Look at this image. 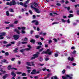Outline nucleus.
Here are the masks:
<instances>
[{
	"instance_id": "1",
	"label": "nucleus",
	"mask_w": 79,
	"mask_h": 79,
	"mask_svg": "<svg viewBox=\"0 0 79 79\" xmlns=\"http://www.w3.org/2000/svg\"><path fill=\"white\" fill-rule=\"evenodd\" d=\"M52 52H52V51H51L50 49H48L47 50L46 52L43 51V52L41 53V54H47L48 55H51Z\"/></svg>"
},
{
	"instance_id": "2",
	"label": "nucleus",
	"mask_w": 79,
	"mask_h": 79,
	"mask_svg": "<svg viewBox=\"0 0 79 79\" xmlns=\"http://www.w3.org/2000/svg\"><path fill=\"white\" fill-rule=\"evenodd\" d=\"M27 64L28 66H35L34 62H28L27 63Z\"/></svg>"
},
{
	"instance_id": "3",
	"label": "nucleus",
	"mask_w": 79,
	"mask_h": 79,
	"mask_svg": "<svg viewBox=\"0 0 79 79\" xmlns=\"http://www.w3.org/2000/svg\"><path fill=\"white\" fill-rule=\"evenodd\" d=\"M17 3L14 0H12V2H10V6H12V5H16Z\"/></svg>"
},
{
	"instance_id": "4",
	"label": "nucleus",
	"mask_w": 79,
	"mask_h": 79,
	"mask_svg": "<svg viewBox=\"0 0 79 79\" xmlns=\"http://www.w3.org/2000/svg\"><path fill=\"white\" fill-rule=\"evenodd\" d=\"M33 56L31 58V60H34L35 58H37L39 57V55L37 54H35L33 55Z\"/></svg>"
},
{
	"instance_id": "5",
	"label": "nucleus",
	"mask_w": 79,
	"mask_h": 79,
	"mask_svg": "<svg viewBox=\"0 0 79 79\" xmlns=\"http://www.w3.org/2000/svg\"><path fill=\"white\" fill-rule=\"evenodd\" d=\"M15 40H18L19 38V35H15L13 36Z\"/></svg>"
},
{
	"instance_id": "6",
	"label": "nucleus",
	"mask_w": 79,
	"mask_h": 79,
	"mask_svg": "<svg viewBox=\"0 0 79 79\" xmlns=\"http://www.w3.org/2000/svg\"><path fill=\"white\" fill-rule=\"evenodd\" d=\"M73 76V74H70L69 75H66V77H67L69 78V79H72V77H71V76Z\"/></svg>"
},
{
	"instance_id": "7",
	"label": "nucleus",
	"mask_w": 79,
	"mask_h": 79,
	"mask_svg": "<svg viewBox=\"0 0 79 79\" xmlns=\"http://www.w3.org/2000/svg\"><path fill=\"white\" fill-rule=\"evenodd\" d=\"M0 71L2 72V73H0V75L2 76V74H4V73H6V72L5 71H3V70L2 69H1L0 70Z\"/></svg>"
},
{
	"instance_id": "8",
	"label": "nucleus",
	"mask_w": 79,
	"mask_h": 79,
	"mask_svg": "<svg viewBox=\"0 0 79 79\" xmlns=\"http://www.w3.org/2000/svg\"><path fill=\"white\" fill-rule=\"evenodd\" d=\"M36 73V70L35 69L33 70L32 72L31 73V74H35Z\"/></svg>"
},
{
	"instance_id": "9",
	"label": "nucleus",
	"mask_w": 79,
	"mask_h": 79,
	"mask_svg": "<svg viewBox=\"0 0 79 79\" xmlns=\"http://www.w3.org/2000/svg\"><path fill=\"white\" fill-rule=\"evenodd\" d=\"M8 75L5 74L2 77V78L3 79H5L6 77H8Z\"/></svg>"
},
{
	"instance_id": "10",
	"label": "nucleus",
	"mask_w": 79,
	"mask_h": 79,
	"mask_svg": "<svg viewBox=\"0 0 79 79\" xmlns=\"http://www.w3.org/2000/svg\"><path fill=\"white\" fill-rule=\"evenodd\" d=\"M11 74L13 77H16V74L14 73V72H12L11 73Z\"/></svg>"
},
{
	"instance_id": "11",
	"label": "nucleus",
	"mask_w": 79,
	"mask_h": 79,
	"mask_svg": "<svg viewBox=\"0 0 79 79\" xmlns=\"http://www.w3.org/2000/svg\"><path fill=\"white\" fill-rule=\"evenodd\" d=\"M35 11H36V12L37 13H40V11H39V9L35 8Z\"/></svg>"
},
{
	"instance_id": "12",
	"label": "nucleus",
	"mask_w": 79,
	"mask_h": 79,
	"mask_svg": "<svg viewBox=\"0 0 79 79\" xmlns=\"http://www.w3.org/2000/svg\"><path fill=\"white\" fill-rule=\"evenodd\" d=\"M15 32H17L18 34H20V32H19V30H18V29H15Z\"/></svg>"
},
{
	"instance_id": "13",
	"label": "nucleus",
	"mask_w": 79,
	"mask_h": 79,
	"mask_svg": "<svg viewBox=\"0 0 79 79\" xmlns=\"http://www.w3.org/2000/svg\"><path fill=\"white\" fill-rule=\"evenodd\" d=\"M68 60H70V61H73L74 60V58L73 57L71 58L70 57H69L68 58Z\"/></svg>"
},
{
	"instance_id": "14",
	"label": "nucleus",
	"mask_w": 79,
	"mask_h": 79,
	"mask_svg": "<svg viewBox=\"0 0 79 79\" xmlns=\"http://www.w3.org/2000/svg\"><path fill=\"white\" fill-rule=\"evenodd\" d=\"M65 8H67V10L68 11H69L70 10V9H71V7H70V6H69V7H64Z\"/></svg>"
},
{
	"instance_id": "15",
	"label": "nucleus",
	"mask_w": 79,
	"mask_h": 79,
	"mask_svg": "<svg viewBox=\"0 0 79 79\" xmlns=\"http://www.w3.org/2000/svg\"><path fill=\"white\" fill-rule=\"evenodd\" d=\"M18 50V48H15L14 50L13 51V52L14 53H18V52L17 50Z\"/></svg>"
},
{
	"instance_id": "16",
	"label": "nucleus",
	"mask_w": 79,
	"mask_h": 79,
	"mask_svg": "<svg viewBox=\"0 0 79 79\" xmlns=\"http://www.w3.org/2000/svg\"><path fill=\"white\" fill-rule=\"evenodd\" d=\"M35 41L34 40L32 39L31 40V42L33 43V44H35Z\"/></svg>"
},
{
	"instance_id": "17",
	"label": "nucleus",
	"mask_w": 79,
	"mask_h": 79,
	"mask_svg": "<svg viewBox=\"0 0 79 79\" xmlns=\"http://www.w3.org/2000/svg\"><path fill=\"white\" fill-rule=\"evenodd\" d=\"M11 66L10 65H9L7 67V69H8L9 70H10V69H11Z\"/></svg>"
},
{
	"instance_id": "18",
	"label": "nucleus",
	"mask_w": 79,
	"mask_h": 79,
	"mask_svg": "<svg viewBox=\"0 0 79 79\" xmlns=\"http://www.w3.org/2000/svg\"><path fill=\"white\" fill-rule=\"evenodd\" d=\"M0 34H1V35H2V36H3V35H6V33L5 32H3L1 33H0Z\"/></svg>"
},
{
	"instance_id": "19",
	"label": "nucleus",
	"mask_w": 79,
	"mask_h": 79,
	"mask_svg": "<svg viewBox=\"0 0 79 79\" xmlns=\"http://www.w3.org/2000/svg\"><path fill=\"white\" fill-rule=\"evenodd\" d=\"M40 61H43V58L42 57H40L39 58Z\"/></svg>"
},
{
	"instance_id": "20",
	"label": "nucleus",
	"mask_w": 79,
	"mask_h": 79,
	"mask_svg": "<svg viewBox=\"0 0 79 79\" xmlns=\"http://www.w3.org/2000/svg\"><path fill=\"white\" fill-rule=\"evenodd\" d=\"M6 16H8L10 15V13H9V11H6Z\"/></svg>"
},
{
	"instance_id": "21",
	"label": "nucleus",
	"mask_w": 79,
	"mask_h": 79,
	"mask_svg": "<svg viewBox=\"0 0 79 79\" xmlns=\"http://www.w3.org/2000/svg\"><path fill=\"white\" fill-rule=\"evenodd\" d=\"M27 75L25 73H22V76H26Z\"/></svg>"
},
{
	"instance_id": "22",
	"label": "nucleus",
	"mask_w": 79,
	"mask_h": 79,
	"mask_svg": "<svg viewBox=\"0 0 79 79\" xmlns=\"http://www.w3.org/2000/svg\"><path fill=\"white\" fill-rule=\"evenodd\" d=\"M35 25H36V26H37V25H39V22L37 21V20L35 22Z\"/></svg>"
},
{
	"instance_id": "23",
	"label": "nucleus",
	"mask_w": 79,
	"mask_h": 79,
	"mask_svg": "<svg viewBox=\"0 0 79 79\" xmlns=\"http://www.w3.org/2000/svg\"><path fill=\"white\" fill-rule=\"evenodd\" d=\"M24 51H25V49H23L21 50L20 51V52H22V53H23V52H24Z\"/></svg>"
},
{
	"instance_id": "24",
	"label": "nucleus",
	"mask_w": 79,
	"mask_h": 79,
	"mask_svg": "<svg viewBox=\"0 0 79 79\" xmlns=\"http://www.w3.org/2000/svg\"><path fill=\"white\" fill-rule=\"evenodd\" d=\"M56 5H57V6H61V4L59 3H57L56 4Z\"/></svg>"
},
{
	"instance_id": "25",
	"label": "nucleus",
	"mask_w": 79,
	"mask_h": 79,
	"mask_svg": "<svg viewBox=\"0 0 79 79\" xmlns=\"http://www.w3.org/2000/svg\"><path fill=\"white\" fill-rule=\"evenodd\" d=\"M34 6H35V7L37 6H38V4H37V3L35 2H34Z\"/></svg>"
},
{
	"instance_id": "26",
	"label": "nucleus",
	"mask_w": 79,
	"mask_h": 79,
	"mask_svg": "<svg viewBox=\"0 0 79 79\" xmlns=\"http://www.w3.org/2000/svg\"><path fill=\"white\" fill-rule=\"evenodd\" d=\"M23 6H24V7H25V8H27V6L26 5V3H24L23 4Z\"/></svg>"
},
{
	"instance_id": "27",
	"label": "nucleus",
	"mask_w": 79,
	"mask_h": 79,
	"mask_svg": "<svg viewBox=\"0 0 79 79\" xmlns=\"http://www.w3.org/2000/svg\"><path fill=\"white\" fill-rule=\"evenodd\" d=\"M69 18H71V17H73V14H70L69 16H68Z\"/></svg>"
},
{
	"instance_id": "28",
	"label": "nucleus",
	"mask_w": 79,
	"mask_h": 79,
	"mask_svg": "<svg viewBox=\"0 0 79 79\" xmlns=\"http://www.w3.org/2000/svg\"><path fill=\"white\" fill-rule=\"evenodd\" d=\"M11 44H7L6 45V48H8V47H10V46H11Z\"/></svg>"
},
{
	"instance_id": "29",
	"label": "nucleus",
	"mask_w": 79,
	"mask_h": 79,
	"mask_svg": "<svg viewBox=\"0 0 79 79\" xmlns=\"http://www.w3.org/2000/svg\"><path fill=\"white\" fill-rule=\"evenodd\" d=\"M9 11H10V12H12V13L14 12V10H13V9H10Z\"/></svg>"
},
{
	"instance_id": "30",
	"label": "nucleus",
	"mask_w": 79,
	"mask_h": 79,
	"mask_svg": "<svg viewBox=\"0 0 79 79\" xmlns=\"http://www.w3.org/2000/svg\"><path fill=\"white\" fill-rule=\"evenodd\" d=\"M31 50L30 48H26L25 49V50H26V51H29Z\"/></svg>"
},
{
	"instance_id": "31",
	"label": "nucleus",
	"mask_w": 79,
	"mask_h": 79,
	"mask_svg": "<svg viewBox=\"0 0 79 79\" xmlns=\"http://www.w3.org/2000/svg\"><path fill=\"white\" fill-rule=\"evenodd\" d=\"M67 77L66 76V77H64V76H62V78L63 79H67Z\"/></svg>"
},
{
	"instance_id": "32",
	"label": "nucleus",
	"mask_w": 79,
	"mask_h": 79,
	"mask_svg": "<svg viewBox=\"0 0 79 79\" xmlns=\"http://www.w3.org/2000/svg\"><path fill=\"white\" fill-rule=\"evenodd\" d=\"M16 73L17 74H22V73L19 72H17Z\"/></svg>"
},
{
	"instance_id": "33",
	"label": "nucleus",
	"mask_w": 79,
	"mask_h": 79,
	"mask_svg": "<svg viewBox=\"0 0 79 79\" xmlns=\"http://www.w3.org/2000/svg\"><path fill=\"white\" fill-rule=\"evenodd\" d=\"M5 55H6V56H7L8 55H9V53L8 52H6L5 53Z\"/></svg>"
},
{
	"instance_id": "34",
	"label": "nucleus",
	"mask_w": 79,
	"mask_h": 79,
	"mask_svg": "<svg viewBox=\"0 0 79 79\" xmlns=\"http://www.w3.org/2000/svg\"><path fill=\"white\" fill-rule=\"evenodd\" d=\"M40 48H42V46H37V49H39Z\"/></svg>"
},
{
	"instance_id": "35",
	"label": "nucleus",
	"mask_w": 79,
	"mask_h": 79,
	"mask_svg": "<svg viewBox=\"0 0 79 79\" xmlns=\"http://www.w3.org/2000/svg\"><path fill=\"white\" fill-rule=\"evenodd\" d=\"M21 32L22 34H25V33H26V32L23 30L21 31Z\"/></svg>"
},
{
	"instance_id": "36",
	"label": "nucleus",
	"mask_w": 79,
	"mask_h": 79,
	"mask_svg": "<svg viewBox=\"0 0 79 79\" xmlns=\"http://www.w3.org/2000/svg\"><path fill=\"white\" fill-rule=\"evenodd\" d=\"M76 51L75 50H74L73 52L72 53L73 55H75V54H76Z\"/></svg>"
},
{
	"instance_id": "37",
	"label": "nucleus",
	"mask_w": 79,
	"mask_h": 79,
	"mask_svg": "<svg viewBox=\"0 0 79 79\" xmlns=\"http://www.w3.org/2000/svg\"><path fill=\"white\" fill-rule=\"evenodd\" d=\"M38 45H42V43L41 42H38Z\"/></svg>"
},
{
	"instance_id": "38",
	"label": "nucleus",
	"mask_w": 79,
	"mask_h": 79,
	"mask_svg": "<svg viewBox=\"0 0 79 79\" xmlns=\"http://www.w3.org/2000/svg\"><path fill=\"white\" fill-rule=\"evenodd\" d=\"M2 62H3V63H5V62H6V60H2Z\"/></svg>"
},
{
	"instance_id": "39",
	"label": "nucleus",
	"mask_w": 79,
	"mask_h": 79,
	"mask_svg": "<svg viewBox=\"0 0 79 79\" xmlns=\"http://www.w3.org/2000/svg\"><path fill=\"white\" fill-rule=\"evenodd\" d=\"M49 76H50V74H48L47 75V77H46L44 78V79H47V78H48Z\"/></svg>"
},
{
	"instance_id": "40",
	"label": "nucleus",
	"mask_w": 79,
	"mask_h": 79,
	"mask_svg": "<svg viewBox=\"0 0 79 79\" xmlns=\"http://www.w3.org/2000/svg\"><path fill=\"white\" fill-rule=\"evenodd\" d=\"M29 1H30V0H27V1H26L25 2V3H26V4H27V3H28L29 2Z\"/></svg>"
},
{
	"instance_id": "41",
	"label": "nucleus",
	"mask_w": 79,
	"mask_h": 79,
	"mask_svg": "<svg viewBox=\"0 0 79 79\" xmlns=\"http://www.w3.org/2000/svg\"><path fill=\"white\" fill-rule=\"evenodd\" d=\"M35 37L36 38V39H38L39 37V35H35Z\"/></svg>"
},
{
	"instance_id": "42",
	"label": "nucleus",
	"mask_w": 79,
	"mask_h": 79,
	"mask_svg": "<svg viewBox=\"0 0 79 79\" xmlns=\"http://www.w3.org/2000/svg\"><path fill=\"white\" fill-rule=\"evenodd\" d=\"M21 29L22 30H24L25 29H26V27H21Z\"/></svg>"
},
{
	"instance_id": "43",
	"label": "nucleus",
	"mask_w": 79,
	"mask_h": 79,
	"mask_svg": "<svg viewBox=\"0 0 79 79\" xmlns=\"http://www.w3.org/2000/svg\"><path fill=\"white\" fill-rule=\"evenodd\" d=\"M65 70L64 69L62 72V74H64V73H65Z\"/></svg>"
},
{
	"instance_id": "44",
	"label": "nucleus",
	"mask_w": 79,
	"mask_h": 79,
	"mask_svg": "<svg viewBox=\"0 0 79 79\" xmlns=\"http://www.w3.org/2000/svg\"><path fill=\"white\" fill-rule=\"evenodd\" d=\"M27 42H22V44H27Z\"/></svg>"
},
{
	"instance_id": "45",
	"label": "nucleus",
	"mask_w": 79,
	"mask_h": 79,
	"mask_svg": "<svg viewBox=\"0 0 79 79\" xmlns=\"http://www.w3.org/2000/svg\"><path fill=\"white\" fill-rule=\"evenodd\" d=\"M52 41L51 40H48V43L50 44V43H52Z\"/></svg>"
},
{
	"instance_id": "46",
	"label": "nucleus",
	"mask_w": 79,
	"mask_h": 79,
	"mask_svg": "<svg viewBox=\"0 0 79 79\" xmlns=\"http://www.w3.org/2000/svg\"><path fill=\"white\" fill-rule=\"evenodd\" d=\"M9 23H10V22H5V24H9Z\"/></svg>"
},
{
	"instance_id": "47",
	"label": "nucleus",
	"mask_w": 79,
	"mask_h": 79,
	"mask_svg": "<svg viewBox=\"0 0 79 79\" xmlns=\"http://www.w3.org/2000/svg\"><path fill=\"white\" fill-rule=\"evenodd\" d=\"M19 4L20 5H22V6H23L24 5V4L22 2H20L19 3Z\"/></svg>"
},
{
	"instance_id": "48",
	"label": "nucleus",
	"mask_w": 79,
	"mask_h": 79,
	"mask_svg": "<svg viewBox=\"0 0 79 79\" xmlns=\"http://www.w3.org/2000/svg\"><path fill=\"white\" fill-rule=\"evenodd\" d=\"M53 77L54 79H58V77H57V76H54Z\"/></svg>"
},
{
	"instance_id": "49",
	"label": "nucleus",
	"mask_w": 79,
	"mask_h": 79,
	"mask_svg": "<svg viewBox=\"0 0 79 79\" xmlns=\"http://www.w3.org/2000/svg\"><path fill=\"white\" fill-rule=\"evenodd\" d=\"M4 37H2V35H0V39H3Z\"/></svg>"
},
{
	"instance_id": "50",
	"label": "nucleus",
	"mask_w": 79,
	"mask_h": 79,
	"mask_svg": "<svg viewBox=\"0 0 79 79\" xmlns=\"http://www.w3.org/2000/svg\"><path fill=\"white\" fill-rule=\"evenodd\" d=\"M6 5H10V2L6 3Z\"/></svg>"
},
{
	"instance_id": "51",
	"label": "nucleus",
	"mask_w": 79,
	"mask_h": 79,
	"mask_svg": "<svg viewBox=\"0 0 79 79\" xmlns=\"http://www.w3.org/2000/svg\"><path fill=\"white\" fill-rule=\"evenodd\" d=\"M61 20V21H62V23H65V22H66V20H65L63 19H62Z\"/></svg>"
},
{
	"instance_id": "52",
	"label": "nucleus",
	"mask_w": 79,
	"mask_h": 79,
	"mask_svg": "<svg viewBox=\"0 0 79 79\" xmlns=\"http://www.w3.org/2000/svg\"><path fill=\"white\" fill-rule=\"evenodd\" d=\"M18 21H16L14 22V24H18Z\"/></svg>"
},
{
	"instance_id": "53",
	"label": "nucleus",
	"mask_w": 79,
	"mask_h": 79,
	"mask_svg": "<svg viewBox=\"0 0 79 79\" xmlns=\"http://www.w3.org/2000/svg\"><path fill=\"white\" fill-rule=\"evenodd\" d=\"M53 40H54V41H55V42H57V41H58V40H57L56 39H54Z\"/></svg>"
},
{
	"instance_id": "54",
	"label": "nucleus",
	"mask_w": 79,
	"mask_h": 79,
	"mask_svg": "<svg viewBox=\"0 0 79 79\" xmlns=\"http://www.w3.org/2000/svg\"><path fill=\"white\" fill-rule=\"evenodd\" d=\"M31 7L32 8H33L34 10H35V8L32 5H31Z\"/></svg>"
},
{
	"instance_id": "55",
	"label": "nucleus",
	"mask_w": 79,
	"mask_h": 79,
	"mask_svg": "<svg viewBox=\"0 0 79 79\" xmlns=\"http://www.w3.org/2000/svg\"><path fill=\"white\" fill-rule=\"evenodd\" d=\"M66 68H67L68 69H70V66L68 65H67Z\"/></svg>"
},
{
	"instance_id": "56",
	"label": "nucleus",
	"mask_w": 79,
	"mask_h": 79,
	"mask_svg": "<svg viewBox=\"0 0 79 79\" xmlns=\"http://www.w3.org/2000/svg\"><path fill=\"white\" fill-rule=\"evenodd\" d=\"M29 12L30 13V14L32 15V12L31 10H29Z\"/></svg>"
},
{
	"instance_id": "57",
	"label": "nucleus",
	"mask_w": 79,
	"mask_h": 79,
	"mask_svg": "<svg viewBox=\"0 0 79 79\" xmlns=\"http://www.w3.org/2000/svg\"><path fill=\"white\" fill-rule=\"evenodd\" d=\"M39 65H40V66H44V64H39Z\"/></svg>"
},
{
	"instance_id": "58",
	"label": "nucleus",
	"mask_w": 79,
	"mask_h": 79,
	"mask_svg": "<svg viewBox=\"0 0 79 79\" xmlns=\"http://www.w3.org/2000/svg\"><path fill=\"white\" fill-rule=\"evenodd\" d=\"M37 31H40V28H39V27H37Z\"/></svg>"
},
{
	"instance_id": "59",
	"label": "nucleus",
	"mask_w": 79,
	"mask_h": 79,
	"mask_svg": "<svg viewBox=\"0 0 79 79\" xmlns=\"http://www.w3.org/2000/svg\"><path fill=\"white\" fill-rule=\"evenodd\" d=\"M24 41H27V38H25L24 39Z\"/></svg>"
},
{
	"instance_id": "60",
	"label": "nucleus",
	"mask_w": 79,
	"mask_h": 79,
	"mask_svg": "<svg viewBox=\"0 0 79 79\" xmlns=\"http://www.w3.org/2000/svg\"><path fill=\"white\" fill-rule=\"evenodd\" d=\"M27 47H28V48H31V45H27Z\"/></svg>"
},
{
	"instance_id": "61",
	"label": "nucleus",
	"mask_w": 79,
	"mask_h": 79,
	"mask_svg": "<svg viewBox=\"0 0 79 79\" xmlns=\"http://www.w3.org/2000/svg\"><path fill=\"white\" fill-rule=\"evenodd\" d=\"M55 56L56 57H57V56H58V55L57 54H55Z\"/></svg>"
},
{
	"instance_id": "62",
	"label": "nucleus",
	"mask_w": 79,
	"mask_h": 79,
	"mask_svg": "<svg viewBox=\"0 0 79 79\" xmlns=\"http://www.w3.org/2000/svg\"><path fill=\"white\" fill-rule=\"evenodd\" d=\"M3 44H7V43H8V42H7L6 41H4L3 42Z\"/></svg>"
},
{
	"instance_id": "63",
	"label": "nucleus",
	"mask_w": 79,
	"mask_h": 79,
	"mask_svg": "<svg viewBox=\"0 0 79 79\" xmlns=\"http://www.w3.org/2000/svg\"><path fill=\"white\" fill-rule=\"evenodd\" d=\"M72 65L73 66H76V64L75 63H73L72 64Z\"/></svg>"
},
{
	"instance_id": "64",
	"label": "nucleus",
	"mask_w": 79,
	"mask_h": 79,
	"mask_svg": "<svg viewBox=\"0 0 79 79\" xmlns=\"http://www.w3.org/2000/svg\"><path fill=\"white\" fill-rule=\"evenodd\" d=\"M47 34V33H44L43 34V35H45Z\"/></svg>"
}]
</instances>
